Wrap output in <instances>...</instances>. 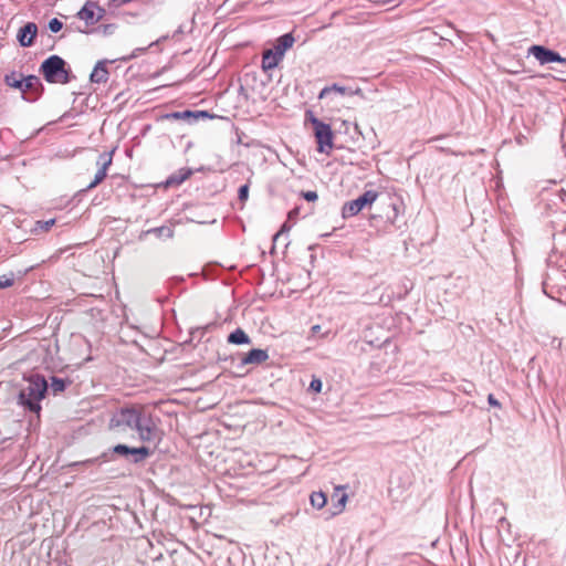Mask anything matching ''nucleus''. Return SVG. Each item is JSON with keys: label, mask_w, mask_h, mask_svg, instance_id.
<instances>
[{"label": "nucleus", "mask_w": 566, "mask_h": 566, "mask_svg": "<svg viewBox=\"0 0 566 566\" xmlns=\"http://www.w3.org/2000/svg\"><path fill=\"white\" fill-rule=\"evenodd\" d=\"M249 190H250L249 184H244V185L240 186L238 189V199L242 202L247 201L249 198Z\"/></svg>", "instance_id": "30"}, {"label": "nucleus", "mask_w": 566, "mask_h": 566, "mask_svg": "<svg viewBox=\"0 0 566 566\" xmlns=\"http://www.w3.org/2000/svg\"><path fill=\"white\" fill-rule=\"evenodd\" d=\"M322 388H323V382L319 378L317 377H313L311 382H310V386H308V391L311 392H315V394H318L322 391Z\"/></svg>", "instance_id": "28"}, {"label": "nucleus", "mask_w": 566, "mask_h": 566, "mask_svg": "<svg viewBox=\"0 0 566 566\" xmlns=\"http://www.w3.org/2000/svg\"><path fill=\"white\" fill-rule=\"evenodd\" d=\"M48 28L52 33H57L62 30L63 23L57 18H52L49 21Z\"/></svg>", "instance_id": "29"}, {"label": "nucleus", "mask_w": 566, "mask_h": 566, "mask_svg": "<svg viewBox=\"0 0 566 566\" xmlns=\"http://www.w3.org/2000/svg\"><path fill=\"white\" fill-rule=\"evenodd\" d=\"M496 188H497V190L500 189V184H499V182H497V185H496ZM499 197H500V195L497 193V198H499Z\"/></svg>", "instance_id": "42"}, {"label": "nucleus", "mask_w": 566, "mask_h": 566, "mask_svg": "<svg viewBox=\"0 0 566 566\" xmlns=\"http://www.w3.org/2000/svg\"><path fill=\"white\" fill-rule=\"evenodd\" d=\"M302 197L308 201V202H314L317 200L318 198V195L316 191H312V190H308V191H303L302 192Z\"/></svg>", "instance_id": "32"}, {"label": "nucleus", "mask_w": 566, "mask_h": 566, "mask_svg": "<svg viewBox=\"0 0 566 566\" xmlns=\"http://www.w3.org/2000/svg\"><path fill=\"white\" fill-rule=\"evenodd\" d=\"M95 8H98V2L88 0L78 10V12L76 13V17L80 20H83L86 23V25H93V24L97 23Z\"/></svg>", "instance_id": "12"}, {"label": "nucleus", "mask_w": 566, "mask_h": 566, "mask_svg": "<svg viewBox=\"0 0 566 566\" xmlns=\"http://www.w3.org/2000/svg\"><path fill=\"white\" fill-rule=\"evenodd\" d=\"M108 63H109V61H107V60H101L96 63V65L94 66L93 71L90 74V80L92 83L102 84V83L107 82V80H108L107 64Z\"/></svg>", "instance_id": "15"}, {"label": "nucleus", "mask_w": 566, "mask_h": 566, "mask_svg": "<svg viewBox=\"0 0 566 566\" xmlns=\"http://www.w3.org/2000/svg\"><path fill=\"white\" fill-rule=\"evenodd\" d=\"M392 211H394V218L398 214V209L396 205H391Z\"/></svg>", "instance_id": "41"}, {"label": "nucleus", "mask_w": 566, "mask_h": 566, "mask_svg": "<svg viewBox=\"0 0 566 566\" xmlns=\"http://www.w3.org/2000/svg\"><path fill=\"white\" fill-rule=\"evenodd\" d=\"M54 223H55V219H50L46 221H38L40 229H42L44 231H49Z\"/></svg>", "instance_id": "33"}, {"label": "nucleus", "mask_w": 566, "mask_h": 566, "mask_svg": "<svg viewBox=\"0 0 566 566\" xmlns=\"http://www.w3.org/2000/svg\"><path fill=\"white\" fill-rule=\"evenodd\" d=\"M306 119L313 126L317 151L328 154L334 147V133L331 125L317 118L311 111L306 112Z\"/></svg>", "instance_id": "5"}, {"label": "nucleus", "mask_w": 566, "mask_h": 566, "mask_svg": "<svg viewBox=\"0 0 566 566\" xmlns=\"http://www.w3.org/2000/svg\"><path fill=\"white\" fill-rule=\"evenodd\" d=\"M311 505L316 509H323L327 503V495L323 491H314L310 495Z\"/></svg>", "instance_id": "22"}, {"label": "nucleus", "mask_w": 566, "mask_h": 566, "mask_svg": "<svg viewBox=\"0 0 566 566\" xmlns=\"http://www.w3.org/2000/svg\"><path fill=\"white\" fill-rule=\"evenodd\" d=\"M228 343L233 345H247L251 343L249 335L240 327L228 335Z\"/></svg>", "instance_id": "19"}, {"label": "nucleus", "mask_w": 566, "mask_h": 566, "mask_svg": "<svg viewBox=\"0 0 566 566\" xmlns=\"http://www.w3.org/2000/svg\"><path fill=\"white\" fill-rule=\"evenodd\" d=\"M44 86L36 75H28L24 76L22 86H21V94L22 98L29 103H33L40 98V96L43 94Z\"/></svg>", "instance_id": "7"}, {"label": "nucleus", "mask_w": 566, "mask_h": 566, "mask_svg": "<svg viewBox=\"0 0 566 566\" xmlns=\"http://www.w3.org/2000/svg\"><path fill=\"white\" fill-rule=\"evenodd\" d=\"M488 402H489L490 406L495 407L496 400H495V395L494 394H489Z\"/></svg>", "instance_id": "38"}, {"label": "nucleus", "mask_w": 566, "mask_h": 566, "mask_svg": "<svg viewBox=\"0 0 566 566\" xmlns=\"http://www.w3.org/2000/svg\"><path fill=\"white\" fill-rule=\"evenodd\" d=\"M345 490V485H338L335 488V492L332 495V505L329 507L331 516H336L344 511L346 502L348 500Z\"/></svg>", "instance_id": "11"}, {"label": "nucleus", "mask_w": 566, "mask_h": 566, "mask_svg": "<svg viewBox=\"0 0 566 566\" xmlns=\"http://www.w3.org/2000/svg\"><path fill=\"white\" fill-rule=\"evenodd\" d=\"M117 29V24L115 23H106L101 24L96 30L101 32L103 35L108 36L112 35Z\"/></svg>", "instance_id": "27"}, {"label": "nucleus", "mask_w": 566, "mask_h": 566, "mask_svg": "<svg viewBox=\"0 0 566 566\" xmlns=\"http://www.w3.org/2000/svg\"><path fill=\"white\" fill-rule=\"evenodd\" d=\"M23 379L27 385L18 394V405L25 411L39 416L42 410L41 401L46 397L49 390V382L39 373L25 375Z\"/></svg>", "instance_id": "3"}, {"label": "nucleus", "mask_w": 566, "mask_h": 566, "mask_svg": "<svg viewBox=\"0 0 566 566\" xmlns=\"http://www.w3.org/2000/svg\"><path fill=\"white\" fill-rule=\"evenodd\" d=\"M108 428L116 433L136 432L144 443L155 441L158 433L153 413L138 403L118 407L109 418Z\"/></svg>", "instance_id": "1"}, {"label": "nucleus", "mask_w": 566, "mask_h": 566, "mask_svg": "<svg viewBox=\"0 0 566 566\" xmlns=\"http://www.w3.org/2000/svg\"><path fill=\"white\" fill-rule=\"evenodd\" d=\"M378 198V192L375 190H366L363 195L347 201L342 208V217L348 219L357 216L361 210L370 207Z\"/></svg>", "instance_id": "6"}, {"label": "nucleus", "mask_w": 566, "mask_h": 566, "mask_svg": "<svg viewBox=\"0 0 566 566\" xmlns=\"http://www.w3.org/2000/svg\"><path fill=\"white\" fill-rule=\"evenodd\" d=\"M290 230H291V226H289L287 222H284L282 224L280 231L276 232L273 237V245H275V243L277 242V240L280 239L281 235H283L284 233H287Z\"/></svg>", "instance_id": "31"}, {"label": "nucleus", "mask_w": 566, "mask_h": 566, "mask_svg": "<svg viewBox=\"0 0 566 566\" xmlns=\"http://www.w3.org/2000/svg\"><path fill=\"white\" fill-rule=\"evenodd\" d=\"M184 33V27L179 25L178 29L174 32V38Z\"/></svg>", "instance_id": "40"}, {"label": "nucleus", "mask_w": 566, "mask_h": 566, "mask_svg": "<svg viewBox=\"0 0 566 566\" xmlns=\"http://www.w3.org/2000/svg\"><path fill=\"white\" fill-rule=\"evenodd\" d=\"M214 114H210L208 111H191V125L200 119H212Z\"/></svg>", "instance_id": "25"}, {"label": "nucleus", "mask_w": 566, "mask_h": 566, "mask_svg": "<svg viewBox=\"0 0 566 566\" xmlns=\"http://www.w3.org/2000/svg\"><path fill=\"white\" fill-rule=\"evenodd\" d=\"M24 76L21 73L12 71L4 75V83L13 88L21 90Z\"/></svg>", "instance_id": "21"}, {"label": "nucleus", "mask_w": 566, "mask_h": 566, "mask_svg": "<svg viewBox=\"0 0 566 566\" xmlns=\"http://www.w3.org/2000/svg\"><path fill=\"white\" fill-rule=\"evenodd\" d=\"M528 54L533 55L541 64L558 62L564 65L566 70V59L560 56L557 52L552 51L542 45H532L528 49Z\"/></svg>", "instance_id": "8"}, {"label": "nucleus", "mask_w": 566, "mask_h": 566, "mask_svg": "<svg viewBox=\"0 0 566 566\" xmlns=\"http://www.w3.org/2000/svg\"><path fill=\"white\" fill-rule=\"evenodd\" d=\"M95 10H97V14H96V19H97V22L99 20H102L105 15V9L102 8L99 4H98V8H95Z\"/></svg>", "instance_id": "35"}, {"label": "nucleus", "mask_w": 566, "mask_h": 566, "mask_svg": "<svg viewBox=\"0 0 566 566\" xmlns=\"http://www.w3.org/2000/svg\"><path fill=\"white\" fill-rule=\"evenodd\" d=\"M146 234H155L157 238L170 239L174 237V229L171 227L161 226L147 230Z\"/></svg>", "instance_id": "23"}, {"label": "nucleus", "mask_w": 566, "mask_h": 566, "mask_svg": "<svg viewBox=\"0 0 566 566\" xmlns=\"http://www.w3.org/2000/svg\"><path fill=\"white\" fill-rule=\"evenodd\" d=\"M14 284V274H2L0 275V289H8L11 287Z\"/></svg>", "instance_id": "26"}, {"label": "nucleus", "mask_w": 566, "mask_h": 566, "mask_svg": "<svg viewBox=\"0 0 566 566\" xmlns=\"http://www.w3.org/2000/svg\"><path fill=\"white\" fill-rule=\"evenodd\" d=\"M269 358L268 350L261 348H252L241 359V366L260 365Z\"/></svg>", "instance_id": "13"}, {"label": "nucleus", "mask_w": 566, "mask_h": 566, "mask_svg": "<svg viewBox=\"0 0 566 566\" xmlns=\"http://www.w3.org/2000/svg\"><path fill=\"white\" fill-rule=\"evenodd\" d=\"M151 453V449L146 446L130 447L125 443H118L108 448L98 457L86 459L84 461H76L71 463L69 467L71 469H88L97 464L115 461L117 459H122L129 464H140L146 459H148Z\"/></svg>", "instance_id": "2"}, {"label": "nucleus", "mask_w": 566, "mask_h": 566, "mask_svg": "<svg viewBox=\"0 0 566 566\" xmlns=\"http://www.w3.org/2000/svg\"><path fill=\"white\" fill-rule=\"evenodd\" d=\"M163 117L165 119L185 120L186 123L191 125V109L167 113Z\"/></svg>", "instance_id": "24"}, {"label": "nucleus", "mask_w": 566, "mask_h": 566, "mask_svg": "<svg viewBox=\"0 0 566 566\" xmlns=\"http://www.w3.org/2000/svg\"><path fill=\"white\" fill-rule=\"evenodd\" d=\"M282 57H279L275 52H273L271 49L263 52L262 56V69L264 71L273 70L275 69L279 63L282 61Z\"/></svg>", "instance_id": "17"}, {"label": "nucleus", "mask_w": 566, "mask_h": 566, "mask_svg": "<svg viewBox=\"0 0 566 566\" xmlns=\"http://www.w3.org/2000/svg\"><path fill=\"white\" fill-rule=\"evenodd\" d=\"M39 72L50 84H67L75 78L66 61L56 54L46 57L41 63Z\"/></svg>", "instance_id": "4"}, {"label": "nucleus", "mask_w": 566, "mask_h": 566, "mask_svg": "<svg viewBox=\"0 0 566 566\" xmlns=\"http://www.w3.org/2000/svg\"><path fill=\"white\" fill-rule=\"evenodd\" d=\"M71 384L72 381L69 378H60L56 376H52L50 387L52 389L53 395H57L63 392Z\"/></svg>", "instance_id": "20"}, {"label": "nucleus", "mask_w": 566, "mask_h": 566, "mask_svg": "<svg viewBox=\"0 0 566 566\" xmlns=\"http://www.w3.org/2000/svg\"><path fill=\"white\" fill-rule=\"evenodd\" d=\"M132 0H109L108 1V6L109 7H114V8H118V7H122L128 2H130Z\"/></svg>", "instance_id": "34"}, {"label": "nucleus", "mask_w": 566, "mask_h": 566, "mask_svg": "<svg viewBox=\"0 0 566 566\" xmlns=\"http://www.w3.org/2000/svg\"><path fill=\"white\" fill-rule=\"evenodd\" d=\"M319 332H321V326H319V325H313V326L311 327V335H312V336L317 335Z\"/></svg>", "instance_id": "39"}, {"label": "nucleus", "mask_w": 566, "mask_h": 566, "mask_svg": "<svg viewBox=\"0 0 566 566\" xmlns=\"http://www.w3.org/2000/svg\"><path fill=\"white\" fill-rule=\"evenodd\" d=\"M36 34V24L34 22H28L19 29L17 40L21 46L30 48L33 45Z\"/></svg>", "instance_id": "10"}, {"label": "nucleus", "mask_w": 566, "mask_h": 566, "mask_svg": "<svg viewBox=\"0 0 566 566\" xmlns=\"http://www.w3.org/2000/svg\"><path fill=\"white\" fill-rule=\"evenodd\" d=\"M295 39L291 32L284 33L275 40L273 48L271 49L279 57H284L285 52L292 48Z\"/></svg>", "instance_id": "14"}, {"label": "nucleus", "mask_w": 566, "mask_h": 566, "mask_svg": "<svg viewBox=\"0 0 566 566\" xmlns=\"http://www.w3.org/2000/svg\"><path fill=\"white\" fill-rule=\"evenodd\" d=\"M113 153H114V150H112L109 153H103L99 155L97 165H99L101 167L97 170V172L95 174L94 179L87 185V187L83 191L95 188L97 185H99L105 179V177L107 175V169L112 165Z\"/></svg>", "instance_id": "9"}, {"label": "nucleus", "mask_w": 566, "mask_h": 566, "mask_svg": "<svg viewBox=\"0 0 566 566\" xmlns=\"http://www.w3.org/2000/svg\"><path fill=\"white\" fill-rule=\"evenodd\" d=\"M192 175L190 168H181L166 180V186H179Z\"/></svg>", "instance_id": "18"}, {"label": "nucleus", "mask_w": 566, "mask_h": 566, "mask_svg": "<svg viewBox=\"0 0 566 566\" xmlns=\"http://www.w3.org/2000/svg\"><path fill=\"white\" fill-rule=\"evenodd\" d=\"M297 214H298V208H294L289 212L287 218H289V220H293L294 218L297 217Z\"/></svg>", "instance_id": "36"}, {"label": "nucleus", "mask_w": 566, "mask_h": 566, "mask_svg": "<svg viewBox=\"0 0 566 566\" xmlns=\"http://www.w3.org/2000/svg\"><path fill=\"white\" fill-rule=\"evenodd\" d=\"M331 92H337V93H339L342 95H358V94H361V90L359 87L353 91L349 87L340 86L338 84H333L332 86H325L321 91L318 97L319 98H324Z\"/></svg>", "instance_id": "16"}, {"label": "nucleus", "mask_w": 566, "mask_h": 566, "mask_svg": "<svg viewBox=\"0 0 566 566\" xmlns=\"http://www.w3.org/2000/svg\"><path fill=\"white\" fill-rule=\"evenodd\" d=\"M185 281V277L184 276H172L169 279V283L172 284V283H181Z\"/></svg>", "instance_id": "37"}]
</instances>
